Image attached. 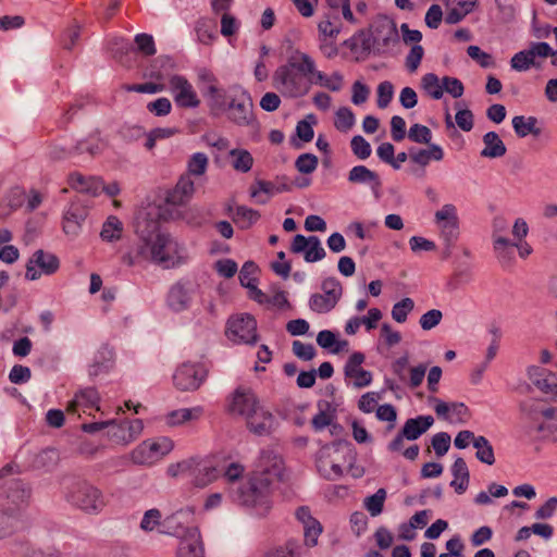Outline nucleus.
<instances>
[{"label": "nucleus", "instance_id": "1", "mask_svg": "<svg viewBox=\"0 0 557 557\" xmlns=\"http://www.w3.org/2000/svg\"><path fill=\"white\" fill-rule=\"evenodd\" d=\"M287 467L282 455L261 450L255 469L237 490V502L259 517H265L273 506L272 497L288 483Z\"/></svg>", "mask_w": 557, "mask_h": 557}, {"label": "nucleus", "instance_id": "2", "mask_svg": "<svg viewBox=\"0 0 557 557\" xmlns=\"http://www.w3.org/2000/svg\"><path fill=\"white\" fill-rule=\"evenodd\" d=\"M225 412L242 418L247 430L257 436H268L275 429V417L255 388L238 385L225 398Z\"/></svg>", "mask_w": 557, "mask_h": 557}, {"label": "nucleus", "instance_id": "3", "mask_svg": "<svg viewBox=\"0 0 557 557\" xmlns=\"http://www.w3.org/2000/svg\"><path fill=\"white\" fill-rule=\"evenodd\" d=\"M273 81L282 92L289 97L306 95L311 85L330 87L329 79L317 70L313 59L300 51H296L288 58L286 64L276 69Z\"/></svg>", "mask_w": 557, "mask_h": 557}, {"label": "nucleus", "instance_id": "4", "mask_svg": "<svg viewBox=\"0 0 557 557\" xmlns=\"http://www.w3.org/2000/svg\"><path fill=\"white\" fill-rule=\"evenodd\" d=\"M139 230L141 245L137 258L149 259L164 268H173L183 261L182 247L169 233L161 232L154 221H146Z\"/></svg>", "mask_w": 557, "mask_h": 557}, {"label": "nucleus", "instance_id": "5", "mask_svg": "<svg viewBox=\"0 0 557 557\" xmlns=\"http://www.w3.org/2000/svg\"><path fill=\"white\" fill-rule=\"evenodd\" d=\"M195 183L189 175H181L173 188L169 189L159 216L164 221L183 219L177 208L185 207L195 194Z\"/></svg>", "mask_w": 557, "mask_h": 557}, {"label": "nucleus", "instance_id": "6", "mask_svg": "<svg viewBox=\"0 0 557 557\" xmlns=\"http://www.w3.org/2000/svg\"><path fill=\"white\" fill-rule=\"evenodd\" d=\"M172 475H189L191 483L196 487H206L218 480L220 471L216 467L196 458L182 460L169 468Z\"/></svg>", "mask_w": 557, "mask_h": 557}, {"label": "nucleus", "instance_id": "7", "mask_svg": "<svg viewBox=\"0 0 557 557\" xmlns=\"http://www.w3.org/2000/svg\"><path fill=\"white\" fill-rule=\"evenodd\" d=\"M174 441L169 436L148 438L137 445L132 454V460L137 465H153L174 449Z\"/></svg>", "mask_w": 557, "mask_h": 557}, {"label": "nucleus", "instance_id": "8", "mask_svg": "<svg viewBox=\"0 0 557 557\" xmlns=\"http://www.w3.org/2000/svg\"><path fill=\"white\" fill-rule=\"evenodd\" d=\"M226 337L234 344L253 345L258 341L257 321L249 313H238L228 318Z\"/></svg>", "mask_w": 557, "mask_h": 557}, {"label": "nucleus", "instance_id": "9", "mask_svg": "<svg viewBox=\"0 0 557 557\" xmlns=\"http://www.w3.org/2000/svg\"><path fill=\"white\" fill-rule=\"evenodd\" d=\"M342 32V24L330 14L324 15L317 24V39L321 53L326 59L338 54L337 37Z\"/></svg>", "mask_w": 557, "mask_h": 557}, {"label": "nucleus", "instance_id": "10", "mask_svg": "<svg viewBox=\"0 0 557 557\" xmlns=\"http://www.w3.org/2000/svg\"><path fill=\"white\" fill-rule=\"evenodd\" d=\"M28 502V494L24 490L21 480L10 479L5 487L0 484V512L7 518L20 512Z\"/></svg>", "mask_w": 557, "mask_h": 557}, {"label": "nucleus", "instance_id": "11", "mask_svg": "<svg viewBox=\"0 0 557 557\" xmlns=\"http://www.w3.org/2000/svg\"><path fill=\"white\" fill-rule=\"evenodd\" d=\"M60 268L59 258L44 249L36 250L26 263L25 277L29 281H36L42 275H52Z\"/></svg>", "mask_w": 557, "mask_h": 557}, {"label": "nucleus", "instance_id": "12", "mask_svg": "<svg viewBox=\"0 0 557 557\" xmlns=\"http://www.w3.org/2000/svg\"><path fill=\"white\" fill-rule=\"evenodd\" d=\"M169 87L177 107L183 109L197 108L200 99L193 84L183 75H172Z\"/></svg>", "mask_w": 557, "mask_h": 557}, {"label": "nucleus", "instance_id": "13", "mask_svg": "<svg viewBox=\"0 0 557 557\" xmlns=\"http://www.w3.org/2000/svg\"><path fill=\"white\" fill-rule=\"evenodd\" d=\"M207 376L206 368L200 363H183L174 375V385L181 391L197 389Z\"/></svg>", "mask_w": 557, "mask_h": 557}, {"label": "nucleus", "instance_id": "14", "mask_svg": "<svg viewBox=\"0 0 557 557\" xmlns=\"http://www.w3.org/2000/svg\"><path fill=\"white\" fill-rule=\"evenodd\" d=\"M322 288L323 294H313L309 300L310 309L318 313L331 311L338 302L342 296V285L334 278L325 280Z\"/></svg>", "mask_w": 557, "mask_h": 557}, {"label": "nucleus", "instance_id": "15", "mask_svg": "<svg viewBox=\"0 0 557 557\" xmlns=\"http://www.w3.org/2000/svg\"><path fill=\"white\" fill-rule=\"evenodd\" d=\"M100 395L96 387H85L77 391L74 398L66 405L65 411L75 414L81 409L84 413L95 417L100 410Z\"/></svg>", "mask_w": 557, "mask_h": 557}, {"label": "nucleus", "instance_id": "16", "mask_svg": "<svg viewBox=\"0 0 557 557\" xmlns=\"http://www.w3.org/2000/svg\"><path fill=\"white\" fill-rule=\"evenodd\" d=\"M364 359L366 357L362 352H354L348 358L344 368L345 379L357 388L366 387L372 382V374L362 368Z\"/></svg>", "mask_w": 557, "mask_h": 557}, {"label": "nucleus", "instance_id": "17", "mask_svg": "<svg viewBox=\"0 0 557 557\" xmlns=\"http://www.w3.org/2000/svg\"><path fill=\"white\" fill-rule=\"evenodd\" d=\"M66 183L73 191L89 197L98 196L103 188V180L100 176L85 175L78 171L70 173Z\"/></svg>", "mask_w": 557, "mask_h": 557}, {"label": "nucleus", "instance_id": "18", "mask_svg": "<svg viewBox=\"0 0 557 557\" xmlns=\"http://www.w3.org/2000/svg\"><path fill=\"white\" fill-rule=\"evenodd\" d=\"M293 253L304 252L307 262H317L325 257V250L317 236L296 235L290 245Z\"/></svg>", "mask_w": 557, "mask_h": 557}, {"label": "nucleus", "instance_id": "19", "mask_svg": "<svg viewBox=\"0 0 557 557\" xmlns=\"http://www.w3.org/2000/svg\"><path fill=\"white\" fill-rule=\"evenodd\" d=\"M252 107L249 97L245 95L235 97L227 106L228 119L237 125H248L253 119Z\"/></svg>", "mask_w": 557, "mask_h": 557}, {"label": "nucleus", "instance_id": "20", "mask_svg": "<svg viewBox=\"0 0 557 557\" xmlns=\"http://www.w3.org/2000/svg\"><path fill=\"white\" fill-rule=\"evenodd\" d=\"M434 401L437 417L450 423H462L470 417L468 407L462 403H445L437 398Z\"/></svg>", "mask_w": 557, "mask_h": 557}, {"label": "nucleus", "instance_id": "21", "mask_svg": "<svg viewBox=\"0 0 557 557\" xmlns=\"http://www.w3.org/2000/svg\"><path fill=\"white\" fill-rule=\"evenodd\" d=\"M251 299L267 309H290V304L287 299L286 293L275 285L271 286L268 293H264L261 289L257 290Z\"/></svg>", "mask_w": 557, "mask_h": 557}, {"label": "nucleus", "instance_id": "22", "mask_svg": "<svg viewBox=\"0 0 557 557\" xmlns=\"http://www.w3.org/2000/svg\"><path fill=\"white\" fill-rule=\"evenodd\" d=\"M177 557H203V547L197 528L188 529L187 534L181 539Z\"/></svg>", "mask_w": 557, "mask_h": 557}, {"label": "nucleus", "instance_id": "23", "mask_svg": "<svg viewBox=\"0 0 557 557\" xmlns=\"http://www.w3.org/2000/svg\"><path fill=\"white\" fill-rule=\"evenodd\" d=\"M203 407L180 408L164 416L165 424L170 428L181 426L188 422L199 420L203 416Z\"/></svg>", "mask_w": 557, "mask_h": 557}, {"label": "nucleus", "instance_id": "24", "mask_svg": "<svg viewBox=\"0 0 557 557\" xmlns=\"http://www.w3.org/2000/svg\"><path fill=\"white\" fill-rule=\"evenodd\" d=\"M434 419L431 416H420L408 419L400 432L408 441H414L424 434L433 424Z\"/></svg>", "mask_w": 557, "mask_h": 557}, {"label": "nucleus", "instance_id": "25", "mask_svg": "<svg viewBox=\"0 0 557 557\" xmlns=\"http://www.w3.org/2000/svg\"><path fill=\"white\" fill-rule=\"evenodd\" d=\"M227 214L242 230L250 228L260 219L259 211L246 206L228 207Z\"/></svg>", "mask_w": 557, "mask_h": 557}, {"label": "nucleus", "instance_id": "26", "mask_svg": "<svg viewBox=\"0 0 557 557\" xmlns=\"http://www.w3.org/2000/svg\"><path fill=\"white\" fill-rule=\"evenodd\" d=\"M87 215V207L79 203H71L63 218V230L65 233L75 234Z\"/></svg>", "mask_w": 557, "mask_h": 557}, {"label": "nucleus", "instance_id": "27", "mask_svg": "<svg viewBox=\"0 0 557 557\" xmlns=\"http://www.w3.org/2000/svg\"><path fill=\"white\" fill-rule=\"evenodd\" d=\"M260 557H302V546L298 540L289 539L268 548Z\"/></svg>", "mask_w": 557, "mask_h": 557}, {"label": "nucleus", "instance_id": "28", "mask_svg": "<svg viewBox=\"0 0 557 557\" xmlns=\"http://www.w3.org/2000/svg\"><path fill=\"white\" fill-rule=\"evenodd\" d=\"M259 272L258 265L252 261L245 262L239 272L240 284L249 290L250 298L260 290L258 288Z\"/></svg>", "mask_w": 557, "mask_h": 557}, {"label": "nucleus", "instance_id": "29", "mask_svg": "<svg viewBox=\"0 0 557 557\" xmlns=\"http://www.w3.org/2000/svg\"><path fill=\"white\" fill-rule=\"evenodd\" d=\"M454 479L450 485L454 490L461 494L469 485L470 474L466 461L462 458H457L451 467Z\"/></svg>", "mask_w": 557, "mask_h": 557}, {"label": "nucleus", "instance_id": "30", "mask_svg": "<svg viewBox=\"0 0 557 557\" xmlns=\"http://www.w3.org/2000/svg\"><path fill=\"white\" fill-rule=\"evenodd\" d=\"M406 436L399 432L395 438L388 444L387 448L393 454L401 455L408 460H416L419 456L420 447L418 444H411L408 447L405 446Z\"/></svg>", "mask_w": 557, "mask_h": 557}, {"label": "nucleus", "instance_id": "31", "mask_svg": "<svg viewBox=\"0 0 557 557\" xmlns=\"http://www.w3.org/2000/svg\"><path fill=\"white\" fill-rule=\"evenodd\" d=\"M410 160L419 164L421 166L428 165L432 160L440 161L444 157L443 149L436 145H429L426 149H419L417 151H411Z\"/></svg>", "mask_w": 557, "mask_h": 557}, {"label": "nucleus", "instance_id": "32", "mask_svg": "<svg viewBox=\"0 0 557 557\" xmlns=\"http://www.w3.org/2000/svg\"><path fill=\"white\" fill-rule=\"evenodd\" d=\"M512 126L517 135L520 137H525L528 135L539 136L541 134V128L537 126V119L534 116H515L512 119Z\"/></svg>", "mask_w": 557, "mask_h": 557}, {"label": "nucleus", "instance_id": "33", "mask_svg": "<svg viewBox=\"0 0 557 557\" xmlns=\"http://www.w3.org/2000/svg\"><path fill=\"white\" fill-rule=\"evenodd\" d=\"M484 149L482 156L487 158H498L506 153V147L500 137L495 132L486 133L483 137Z\"/></svg>", "mask_w": 557, "mask_h": 557}, {"label": "nucleus", "instance_id": "34", "mask_svg": "<svg viewBox=\"0 0 557 557\" xmlns=\"http://www.w3.org/2000/svg\"><path fill=\"white\" fill-rule=\"evenodd\" d=\"M230 157L232 159V166L237 172L247 173L253 166V157L246 149H232L230 151Z\"/></svg>", "mask_w": 557, "mask_h": 557}, {"label": "nucleus", "instance_id": "35", "mask_svg": "<svg viewBox=\"0 0 557 557\" xmlns=\"http://www.w3.org/2000/svg\"><path fill=\"white\" fill-rule=\"evenodd\" d=\"M156 82H147L141 84H132L124 85L123 89L131 92H139V94H158L165 89V84L163 83V76L161 73H157L154 75Z\"/></svg>", "mask_w": 557, "mask_h": 557}, {"label": "nucleus", "instance_id": "36", "mask_svg": "<svg viewBox=\"0 0 557 557\" xmlns=\"http://www.w3.org/2000/svg\"><path fill=\"white\" fill-rule=\"evenodd\" d=\"M476 5V0H458L457 5L451 8L446 14V22L448 24H456L461 21L467 14L473 11Z\"/></svg>", "mask_w": 557, "mask_h": 557}, {"label": "nucleus", "instance_id": "37", "mask_svg": "<svg viewBox=\"0 0 557 557\" xmlns=\"http://www.w3.org/2000/svg\"><path fill=\"white\" fill-rule=\"evenodd\" d=\"M336 419V409L333 408L330 404H326V408L324 410H319L317 414H314L311 419V425L315 431H322L326 426L333 425Z\"/></svg>", "mask_w": 557, "mask_h": 557}, {"label": "nucleus", "instance_id": "38", "mask_svg": "<svg viewBox=\"0 0 557 557\" xmlns=\"http://www.w3.org/2000/svg\"><path fill=\"white\" fill-rule=\"evenodd\" d=\"M123 224L119 218L110 215L102 225L100 236L103 240L113 242L122 237Z\"/></svg>", "mask_w": 557, "mask_h": 557}, {"label": "nucleus", "instance_id": "39", "mask_svg": "<svg viewBox=\"0 0 557 557\" xmlns=\"http://www.w3.org/2000/svg\"><path fill=\"white\" fill-rule=\"evenodd\" d=\"M386 497V491L379 488L373 495L366 497L363 503L364 508L372 517H376L382 513Z\"/></svg>", "mask_w": 557, "mask_h": 557}, {"label": "nucleus", "instance_id": "40", "mask_svg": "<svg viewBox=\"0 0 557 557\" xmlns=\"http://www.w3.org/2000/svg\"><path fill=\"white\" fill-rule=\"evenodd\" d=\"M209 160L208 157L202 152L194 153L187 163V172L183 175H203L208 169Z\"/></svg>", "mask_w": 557, "mask_h": 557}, {"label": "nucleus", "instance_id": "41", "mask_svg": "<svg viewBox=\"0 0 557 557\" xmlns=\"http://www.w3.org/2000/svg\"><path fill=\"white\" fill-rule=\"evenodd\" d=\"M323 532L322 524L313 519L312 521L304 524V544L307 547H314L319 543V537Z\"/></svg>", "mask_w": 557, "mask_h": 557}, {"label": "nucleus", "instance_id": "42", "mask_svg": "<svg viewBox=\"0 0 557 557\" xmlns=\"http://www.w3.org/2000/svg\"><path fill=\"white\" fill-rule=\"evenodd\" d=\"M208 96L210 100V108L215 114H220L226 110V97L223 89L219 86H209Z\"/></svg>", "mask_w": 557, "mask_h": 557}, {"label": "nucleus", "instance_id": "43", "mask_svg": "<svg viewBox=\"0 0 557 557\" xmlns=\"http://www.w3.org/2000/svg\"><path fill=\"white\" fill-rule=\"evenodd\" d=\"M422 87L434 99H441L444 95L443 84L440 83L437 75L433 73H428L422 77Z\"/></svg>", "mask_w": 557, "mask_h": 557}, {"label": "nucleus", "instance_id": "44", "mask_svg": "<svg viewBox=\"0 0 557 557\" xmlns=\"http://www.w3.org/2000/svg\"><path fill=\"white\" fill-rule=\"evenodd\" d=\"M348 178L351 183L374 182L377 185L380 184L379 175L364 165L354 166Z\"/></svg>", "mask_w": 557, "mask_h": 557}, {"label": "nucleus", "instance_id": "45", "mask_svg": "<svg viewBox=\"0 0 557 557\" xmlns=\"http://www.w3.org/2000/svg\"><path fill=\"white\" fill-rule=\"evenodd\" d=\"M355 124L352 111L346 107L339 108L335 113L334 125L339 132H348Z\"/></svg>", "mask_w": 557, "mask_h": 557}, {"label": "nucleus", "instance_id": "46", "mask_svg": "<svg viewBox=\"0 0 557 557\" xmlns=\"http://www.w3.org/2000/svg\"><path fill=\"white\" fill-rule=\"evenodd\" d=\"M474 447L476 448V457L487 465L495 462L494 451L487 440L483 436L474 440Z\"/></svg>", "mask_w": 557, "mask_h": 557}, {"label": "nucleus", "instance_id": "47", "mask_svg": "<svg viewBox=\"0 0 557 557\" xmlns=\"http://www.w3.org/2000/svg\"><path fill=\"white\" fill-rule=\"evenodd\" d=\"M408 138L417 144L430 145L432 132L428 126L416 123L410 126Z\"/></svg>", "mask_w": 557, "mask_h": 557}, {"label": "nucleus", "instance_id": "48", "mask_svg": "<svg viewBox=\"0 0 557 557\" xmlns=\"http://www.w3.org/2000/svg\"><path fill=\"white\" fill-rule=\"evenodd\" d=\"M318 163L319 160L314 154L302 153L296 159L295 166L299 173L310 174L317 169Z\"/></svg>", "mask_w": 557, "mask_h": 557}, {"label": "nucleus", "instance_id": "49", "mask_svg": "<svg viewBox=\"0 0 557 557\" xmlns=\"http://www.w3.org/2000/svg\"><path fill=\"white\" fill-rule=\"evenodd\" d=\"M414 304L410 298H404L401 301L394 305L392 310L393 319L398 323H404L407 315L412 311Z\"/></svg>", "mask_w": 557, "mask_h": 557}, {"label": "nucleus", "instance_id": "50", "mask_svg": "<svg viewBox=\"0 0 557 557\" xmlns=\"http://www.w3.org/2000/svg\"><path fill=\"white\" fill-rule=\"evenodd\" d=\"M100 493L98 490L92 487H84L77 492V503H79L81 507L87 508H96L95 502L99 499Z\"/></svg>", "mask_w": 557, "mask_h": 557}, {"label": "nucleus", "instance_id": "51", "mask_svg": "<svg viewBox=\"0 0 557 557\" xmlns=\"http://www.w3.org/2000/svg\"><path fill=\"white\" fill-rule=\"evenodd\" d=\"M162 515L159 509H149L145 512L140 528L146 532L156 530L161 524Z\"/></svg>", "mask_w": 557, "mask_h": 557}, {"label": "nucleus", "instance_id": "52", "mask_svg": "<svg viewBox=\"0 0 557 557\" xmlns=\"http://www.w3.org/2000/svg\"><path fill=\"white\" fill-rule=\"evenodd\" d=\"M200 42L209 45L215 37V24L210 21L200 22L196 28Z\"/></svg>", "mask_w": 557, "mask_h": 557}, {"label": "nucleus", "instance_id": "53", "mask_svg": "<svg viewBox=\"0 0 557 557\" xmlns=\"http://www.w3.org/2000/svg\"><path fill=\"white\" fill-rule=\"evenodd\" d=\"M147 109L150 113L157 116H165L171 113L172 103L168 98L161 97L153 101H150L147 104Z\"/></svg>", "mask_w": 557, "mask_h": 557}, {"label": "nucleus", "instance_id": "54", "mask_svg": "<svg viewBox=\"0 0 557 557\" xmlns=\"http://www.w3.org/2000/svg\"><path fill=\"white\" fill-rule=\"evenodd\" d=\"M137 50L145 57H151L156 53V47L152 36L139 34L135 37Z\"/></svg>", "mask_w": 557, "mask_h": 557}, {"label": "nucleus", "instance_id": "55", "mask_svg": "<svg viewBox=\"0 0 557 557\" xmlns=\"http://www.w3.org/2000/svg\"><path fill=\"white\" fill-rule=\"evenodd\" d=\"M432 447L437 457L444 456L450 447V435L446 432H441L432 437Z\"/></svg>", "mask_w": 557, "mask_h": 557}, {"label": "nucleus", "instance_id": "56", "mask_svg": "<svg viewBox=\"0 0 557 557\" xmlns=\"http://www.w3.org/2000/svg\"><path fill=\"white\" fill-rule=\"evenodd\" d=\"M325 2L333 10L341 9L344 20L348 23L355 24L357 22L350 8V0H325Z\"/></svg>", "mask_w": 557, "mask_h": 557}, {"label": "nucleus", "instance_id": "57", "mask_svg": "<svg viewBox=\"0 0 557 557\" xmlns=\"http://www.w3.org/2000/svg\"><path fill=\"white\" fill-rule=\"evenodd\" d=\"M424 55V49L420 45L413 46L408 55L406 57V67L410 73H413L418 70L421 60Z\"/></svg>", "mask_w": 557, "mask_h": 557}, {"label": "nucleus", "instance_id": "58", "mask_svg": "<svg viewBox=\"0 0 557 557\" xmlns=\"http://www.w3.org/2000/svg\"><path fill=\"white\" fill-rule=\"evenodd\" d=\"M394 87L392 83L385 81L377 86V107L384 109L393 99Z\"/></svg>", "mask_w": 557, "mask_h": 557}, {"label": "nucleus", "instance_id": "59", "mask_svg": "<svg viewBox=\"0 0 557 557\" xmlns=\"http://www.w3.org/2000/svg\"><path fill=\"white\" fill-rule=\"evenodd\" d=\"M533 64V55L529 50L520 51L511 59V66L517 71H525Z\"/></svg>", "mask_w": 557, "mask_h": 557}, {"label": "nucleus", "instance_id": "60", "mask_svg": "<svg viewBox=\"0 0 557 557\" xmlns=\"http://www.w3.org/2000/svg\"><path fill=\"white\" fill-rule=\"evenodd\" d=\"M437 223H444V226H455L457 224L456 209L453 205H445L435 214Z\"/></svg>", "mask_w": 557, "mask_h": 557}, {"label": "nucleus", "instance_id": "61", "mask_svg": "<svg viewBox=\"0 0 557 557\" xmlns=\"http://www.w3.org/2000/svg\"><path fill=\"white\" fill-rule=\"evenodd\" d=\"M293 352L299 359L305 360V361L312 360L317 355V351H315V348L313 345L305 344L300 341H295L293 343Z\"/></svg>", "mask_w": 557, "mask_h": 557}, {"label": "nucleus", "instance_id": "62", "mask_svg": "<svg viewBox=\"0 0 557 557\" xmlns=\"http://www.w3.org/2000/svg\"><path fill=\"white\" fill-rule=\"evenodd\" d=\"M214 270L220 276L231 278L237 272V263L232 259H221L214 263Z\"/></svg>", "mask_w": 557, "mask_h": 557}, {"label": "nucleus", "instance_id": "63", "mask_svg": "<svg viewBox=\"0 0 557 557\" xmlns=\"http://www.w3.org/2000/svg\"><path fill=\"white\" fill-rule=\"evenodd\" d=\"M379 394L374 392H369L363 394L359 401H358V408L364 412V413H371L374 410H376L377 403H379Z\"/></svg>", "mask_w": 557, "mask_h": 557}, {"label": "nucleus", "instance_id": "64", "mask_svg": "<svg viewBox=\"0 0 557 557\" xmlns=\"http://www.w3.org/2000/svg\"><path fill=\"white\" fill-rule=\"evenodd\" d=\"M351 149L359 159H367L371 154L370 144L359 135L352 137Z\"/></svg>", "mask_w": 557, "mask_h": 557}]
</instances>
